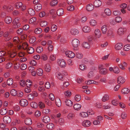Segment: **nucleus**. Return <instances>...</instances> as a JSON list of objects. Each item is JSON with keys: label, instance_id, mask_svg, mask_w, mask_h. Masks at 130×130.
<instances>
[{"label": "nucleus", "instance_id": "9d476101", "mask_svg": "<svg viewBox=\"0 0 130 130\" xmlns=\"http://www.w3.org/2000/svg\"><path fill=\"white\" fill-rule=\"evenodd\" d=\"M4 122L6 124L9 123L11 122V119L9 116H5L3 118Z\"/></svg>", "mask_w": 130, "mask_h": 130}, {"label": "nucleus", "instance_id": "473e14b6", "mask_svg": "<svg viewBox=\"0 0 130 130\" xmlns=\"http://www.w3.org/2000/svg\"><path fill=\"white\" fill-rule=\"evenodd\" d=\"M55 103L56 105L58 107H60L61 105V100L58 98L56 99Z\"/></svg>", "mask_w": 130, "mask_h": 130}, {"label": "nucleus", "instance_id": "774afa93", "mask_svg": "<svg viewBox=\"0 0 130 130\" xmlns=\"http://www.w3.org/2000/svg\"><path fill=\"white\" fill-rule=\"evenodd\" d=\"M38 106L39 107L41 108H43L45 106L44 103L42 102H40L39 103Z\"/></svg>", "mask_w": 130, "mask_h": 130}, {"label": "nucleus", "instance_id": "ddd939ff", "mask_svg": "<svg viewBox=\"0 0 130 130\" xmlns=\"http://www.w3.org/2000/svg\"><path fill=\"white\" fill-rule=\"evenodd\" d=\"M101 30L103 34L105 35L106 34L107 31V25H104L102 26L101 27Z\"/></svg>", "mask_w": 130, "mask_h": 130}, {"label": "nucleus", "instance_id": "f03ea898", "mask_svg": "<svg viewBox=\"0 0 130 130\" xmlns=\"http://www.w3.org/2000/svg\"><path fill=\"white\" fill-rule=\"evenodd\" d=\"M65 72L63 71H57L56 73V76L59 80L62 81L63 79V76L66 75Z\"/></svg>", "mask_w": 130, "mask_h": 130}, {"label": "nucleus", "instance_id": "aec40b11", "mask_svg": "<svg viewBox=\"0 0 130 130\" xmlns=\"http://www.w3.org/2000/svg\"><path fill=\"white\" fill-rule=\"evenodd\" d=\"M65 102L66 105L68 106H71L73 105V102L69 99L66 100Z\"/></svg>", "mask_w": 130, "mask_h": 130}, {"label": "nucleus", "instance_id": "3c124183", "mask_svg": "<svg viewBox=\"0 0 130 130\" xmlns=\"http://www.w3.org/2000/svg\"><path fill=\"white\" fill-rule=\"evenodd\" d=\"M10 93L11 95L15 96L17 94V91L15 89H12L11 90Z\"/></svg>", "mask_w": 130, "mask_h": 130}, {"label": "nucleus", "instance_id": "4d7b16f0", "mask_svg": "<svg viewBox=\"0 0 130 130\" xmlns=\"http://www.w3.org/2000/svg\"><path fill=\"white\" fill-rule=\"evenodd\" d=\"M28 53L30 54L34 52V49L32 47H30L27 50Z\"/></svg>", "mask_w": 130, "mask_h": 130}, {"label": "nucleus", "instance_id": "2eb2a0df", "mask_svg": "<svg viewBox=\"0 0 130 130\" xmlns=\"http://www.w3.org/2000/svg\"><path fill=\"white\" fill-rule=\"evenodd\" d=\"M42 5L40 4H37L34 6V8L36 11H38L42 9Z\"/></svg>", "mask_w": 130, "mask_h": 130}, {"label": "nucleus", "instance_id": "4be33fe9", "mask_svg": "<svg viewBox=\"0 0 130 130\" xmlns=\"http://www.w3.org/2000/svg\"><path fill=\"white\" fill-rule=\"evenodd\" d=\"M25 123L27 125H30L32 123L31 120L29 118H26L25 119Z\"/></svg>", "mask_w": 130, "mask_h": 130}, {"label": "nucleus", "instance_id": "4468645a", "mask_svg": "<svg viewBox=\"0 0 130 130\" xmlns=\"http://www.w3.org/2000/svg\"><path fill=\"white\" fill-rule=\"evenodd\" d=\"M70 33L71 35H75L79 34V31L77 29L73 28L71 30Z\"/></svg>", "mask_w": 130, "mask_h": 130}, {"label": "nucleus", "instance_id": "e433bc0d", "mask_svg": "<svg viewBox=\"0 0 130 130\" xmlns=\"http://www.w3.org/2000/svg\"><path fill=\"white\" fill-rule=\"evenodd\" d=\"M79 69L82 71H84L87 69L86 66L84 64H81L79 66Z\"/></svg>", "mask_w": 130, "mask_h": 130}, {"label": "nucleus", "instance_id": "864d4df0", "mask_svg": "<svg viewBox=\"0 0 130 130\" xmlns=\"http://www.w3.org/2000/svg\"><path fill=\"white\" fill-rule=\"evenodd\" d=\"M51 54L49 57V60L50 59L51 61L54 60L56 59L55 56L54 54H52L51 53H50V54Z\"/></svg>", "mask_w": 130, "mask_h": 130}, {"label": "nucleus", "instance_id": "e2e57ef3", "mask_svg": "<svg viewBox=\"0 0 130 130\" xmlns=\"http://www.w3.org/2000/svg\"><path fill=\"white\" fill-rule=\"evenodd\" d=\"M77 58L79 59H81L82 58L83 55L81 53H77L76 55Z\"/></svg>", "mask_w": 130, "mask_h": 130}, {"label": "nucleus", "instance_id": "6ab92c4d", "mask_svg": "<svg viewBox=\"0 0 130 130\" xmlns=\"http://www.w3.org/2000/svg\"><path fill=\"white\" fill-rule=\"evenodd\" d=\"M94 8V6L92 4H89L87 5L86 9L88 11H90L93 10Z\"/></svg>", "mask_w": 130, "mask_h": 130}, {"label": "nucleus", "instance_id": "20e7f679", "mask_svg": "<svg viewBox=\"0 0 130 130\" xmlns=\"http://www.w3.org/2000/svg\"><path fill=\"white\" fill-rule=\"evenodd\" d=\"M99 69L100 73L102 74H106L107 73V69L103 68V66L102 65H100L99 66Z\"/></svg>", "mask_w": 130, "mask_h": 130}, {"label": "nucleus", "instance_id": "7c9ffc66", "mask_svg": "<svg viewBox=\"0 0 130 130\" xmlns=\"http://www.w3.org/2000/svg\"><path fill=\"white\" fill-rule=\"evenodd\" d=\"M36 72L37 75L39 76H41L43 73V70L41 68L37 69Z\"/></svg>", "mask_w": 130, "mask_h": 130}, {"label": "nucleus", "instance_id": "bf43d9fd", "mask_svg": "<svg viewBox=\"0 0 130 130\" xmlns=\"http://www.w3.org/2000/svg\"><path fill=\"white\" fill-rule=\"evenodd\" d=\"M94 76V73L93 72L90 71L87 74V76L88 78H91L92 77Z\"/></svg>", "mask_w": 130, "mask_h": 130}, {"label": "nucleus", "instance_id": "7ed1b4c3", "mask_svg": "<svg viewBox=\"0 0 130 130\" xmlns=\"http://www.w3.org/2000/svg\"><path fill=\"white\" fill-rule=\"evenodd\" d=\"M12 23L13 24V27L15 28H18L20 26L21 24L18 18H15L13 20Z\"/></svg>", "mask_w": 130, "mask_h": 130}, {"label": "nucleus", "instance_id": "603ef678", "mask_svg": "<svg viewBox=\"0 0 130 130\" xmlns=\"http://www.w3.org/2000/svg\"><path fill=\"white\" fill-rule=\"evenodd\" d=\"M42 31V29L40 28H36L35 30V33L37 34H39L41 33Z\"/></svg>", "mask_w": 130, "mask_h": 130}, {"label": "nucleus", "instance_id": "412c9836", "mask_svg": "<svg viewBox=\"0 0 130 130\" xmlns=\"http://www.w3.org/2000/svg\"><path fill=\"white\" fill-rule=\"evenodd\" d=\"M42 94L43 96L44 97L45 100L44 102L45 104L48 105L49 101L47 98V95L46 93L45 92H43Z\"/></svg>", "mask_w": 130, "mask_h": 130}, {"label": "nucleus", "instance_id": "09e8293b", "mask_svg": "<svg viewBox=\"0 0 130 130\" xmlns=\"http://www.w3.org/2000/svg\"><path fill=\"white\" fill-rule=\"evenodd\" d=\"M105 13L107 15L109 16L111 14V12L110 10L108 8H106L104 10Z\"/></svg>", "mask_w": 130, "mask_h": 130}, {"label": "nucleus", "instance_id": "052dcab7", "mask_svg": "<svg viewBox=\"0 0 130 130\" xmlns=\"http://www.w3.org/2000/svg\"><path fill=\"white\" fill-rule=\"evenodd\" d=\"M31 87H26L24 91L26 93H29L31 91V89L30 88Z\"/></svg>", "mask_w": 130, "mask_h": 130}, {"label": "nucleus", "instance_id": "bb28decb", "mask_svg": "<svg viewBox=\"0 0 130 130\" xmlns=\"http://www.w3.org/2000/svg\"><path fill=\"white\" fill-rule=\"evenodd\" d=\"M7 109L5 108H2L0 110V113L1 115H5L7 113Z\"/></svg>", "mask_w": 130, "mask_h": 130}, {"label": "nucleus", "instance_id": "13d9d810", "mask_svg": "<svg viewBox=\"0 0 130 130\" xmlns=\"http://www.w3.org/2000/svg\"><path fill=\"white\" fill-rule=\"evenodd\" d=\"M75 100L77 101H79L81 99V96L79 94L76 95L75 96Z\"/></svg>", "mask_w": 130, "mask_h": 130}, {"label": "nucleus", "instance_id": "69168bd1", "mask_svg": "<svg viewBox=\"0 0 130 130\" xmlns=\"http://www.w3.org/2000/svg\"><path fill=\"white\" fill-rule=\"evenodd\" d=\"M67 10L69 11H72L74 9V7L72 5L68 6L67 8Z\"/></svg>", "mask_w": 130, "mask_h": 130}, {"label": "nucleus", "instance_id": "c756f323", "mask_svg": "<svg viewBox=\"0 0 130 130\" xmlns=\"http://www.w3.org/2000/svg\"><path fill=\"white\" fill-rule=\"evenodd\" d=\"M53 47L51 40H49V54L50 53L52 54L51 52L53 50Z\"/></svg>", "mask_w": 130, "mask_h": 130}, {"label": "nucleus", "instance_id": "a19ab883", "mask_svg": "<svg viewBox=\"0 0 130 130\" xmlns=\"http://www.w3.org/2000/svg\"><path fill=\"white\" fill-rule=\"evenodd\" d=\"M91 26H94L96 25L97 24L96 21L94 20H91L89 22Z\"/></svg>", "mask_w": 130, "mask_h": 130}, {"label": "nucleus", "instance_id": "37998d69", "mask_svg": "<svg viewBox=\"0 0 130 130\" xmlns=\"http://www.w3.org/2000/svg\"><path fill=\"white\" fill-rule=\"evenodd\" d=\"M83 47L86 48H89L90 47V45L87 42H84L82 44Z\"/></svg>", "mask_w": 130, "mask_h": 130}, {"label": "nucleus", "instance_id": "338daca9", "mask_svg": "<svg viewBox=\"0 0 130 130\" xmlns=\"http://www.w3.org/2000/svg\"><path fill=\"white\" fill-rule=\"evenodd\" d=\"M36 40V38L35 37H31L29 40V42L30 43H32L34 42Z\"/></svg>", "mask_w": 130, "mask_h": 130}, {"label": "nucleus", "instance_id": "5fc2aeb1", "mask_svg": "<svg viewBox=\"0 0 130 130\" xmlns=\"http://www.w3.org/2000/svg\"><path fill=\"white\" fill-rule=\"evenodd\" d=\"M43 50V48L42 46H39L37 47L36 49V51L39 53L41 52Z\"/></svg>", "mask_w": 130, "mask_h": 130}, {"label": "nucleus", "instance_id": "0eeeda50", "mask_svg": "<svg viewBox=\"0 0 130 130\" xmlns=\"http://www.w3.org/2000/svg\"><path fill=\"white\" fill-rule=\"evenodd\" d=\"M65 54L67 56L70 58H73L75 56L74 53L71 51H66L65 52Z\"/></svg>", "mask_w": 130, "mask_h": 130}, {"label": "nucleus", "instance_id": "680f3d73", "mask_svg": "<svg viewBox=\"0 0 130 130\" xmlns=\"http://www.w3.org/2000/svg\"><path fill=\"white\" fill-rule=\"evenodd\" d=\"M57 28V26L56 25H52L51 27V30L53 31H55Z\"/></svg>", "mask_w": 130, "mask_h": 130}, {"label": "nucleus", "instance_id": "6e6d98bb", "mask_svg": "<svg viewBox=\"0 0 130 130\" xmlns=\"http://www.w3.org/2000/svg\"><path fill=\"white\" fill-rule=\"evenodd\" d=\"M74 115L73 113H69L67 116V118L69 119H72L74 117Z\"/></svg>", "mask_w": 130, "mask_h": 130}, {"label": "nucleus", "instance_id": "8fccbe9b", "mask_svg": "<svg viewBox=\"0 0 130 130\" xmlns=\"http://www.w3.org/2000/svg\"><path fill=\"white\" fill-rule=\"evenodd\" d=\"M48 23L46 21H42L40 23V25L42 27H45L48 24Z\"/></svg>", "mask_w": 130, "mask_h": 130}, {"label": "nucleus", "instance_id": "79ce46f5", "mask_svg": "<svg viewBox=\"0 0 130 130\" xmlns=\"http://www.w3.org/2000/svg\"><path fill=\"white\" fill-rule=\"evenodd\" d=\"M80 116L83 118L86 117L88 116V113L85 112H81L80 113Z\"/></svg>", "mask_w": 130, "mask_h": 130}, {"label": "nucleus", "instance_id": "f8f14e48", "mask_svg": "<svg viewBox=\"0 0 130 130\" xmlns=\"http://www.w3.org/2000/svg\"><path fill=\"white\" fill-rule=\"evenodd\" d=\"M123 47V44L121 43H118L116 44L115 46V48L117 50H121Z\"/></svg>", "mask_w": 130, "mask_h": 130}, {"label": "nucleus", "instance_id": "f704fd0d", "mask_svg": "<svg viewBox=\"0 0 130 130\" xmlns=\"http://www.w3.org/2000/svg\"><path fill=\"white\" fill-rule=\"evenodd\" d=\"M23 5L22 3L21 2H18L16 3L15 4V6L16 8H19L22 7Z\"/></svg>", "mask_w": 130, "mask_h": 130}, {"label": "nucleus", "instance_id": "6e6552de", "mask_svg": "<svg viewBox=\"0 0 130 130\" xmlns=\"http://www.w3.org/2000/svg\"><path fill=\"white\" fill-rule=\"evenodd\" d=\"M126 30V28L123 27L119 28L118 30L117 33L118 35H122L125 32Z\"/></svg>", "mask_w": 130, "mask_h": 130}, {"label": "nucleus", "instance_id": "72a5a7b5", "mask_svg": "<svg viewBox=\"0 0 130 130\" xmlns=\"http://www.w3.org/2000/svg\"><path fill=\"white\" fill-rule=\"evenodd\" d=\"M63 13V9L62 8H60L57 10V14L58 16H60L62 15Z\"/></svg>", "mask_w": 130, "mask_h": 130}, {"label": "nucleus", "instance_id": "1a4fd4ad", "mask_svg": "<svg viewBox=\"0 0 130 130\" xmlns=\"http://www.w3.org/2000/svg\"><path fill=\"white\" fill-rule=\"evenodd\" d=\"M20 105L23 107H26L28 104L27 101L25 99H22L19 102Z\"/></svg>", "mask_w": 130, "mask_h": 130}, {"label": "nucleus", "instance_id": "dca6fc26", "mask_svg": "<svg viewBox=\"0 0 130 130\" xmlns=\"http://www.w3.org/2000/svg\"><path fill=\"white\" fill-rule=\"evenodd\" d=\"M101 2L100 0H96L94 3V5L96 8L99 7L101 6Z\"/></svg>", "mask_w": 130, "mask_h": 130}, {"label": "nucleus", "instance_id": "a211bd4d", "mask_svg": "<svg viewBox=\"0 0 130 130\" xmlns=\"http://www.w3.org/2000/svg\"><path fill=\"white\" fill-rule=\"evenodd\" d=\"M91 124V122L89 120H85L83 122L82 124L83 125L84 127H88Z\"/></svg>", "mask_w": 130, "mask_h": 130}, {"label": "nucleus", "instance_id": "39448f33", "mask_svg": "<svg viewBox=\"0 0 130 130\" xmlns=\"http://www.w3.org/2000/svg\"><path fill=\"white\" fill-rule=\"evenodd\" d=\"M57 63L58 65L61 68L65 67L66 65V63L64 60L62 59H59L58 60Z\"/></svg>", "mask_w": 130, "mask_h": 130}, {"label": "nucleus", "instance_id": "de8ad7c7", "mask_svg": "<svg viewBox=\"0 0 130 130\" xmlns=\"http://www.w3.org/2000/svg\"><path fill=\"white\" fill-rule=\"evenodd\" d=\"M109 99V96L107 94H105L102 98V101L105 102L108 101Z\"/></svg>", "mask_w": 130, "mask_h": 130}, {"label": "nucleus", "instance_id": "cd10ccee", "mask_svg": "<svg viewBox=\"0 0 130 130\" xmlns=\"http://www.w3.org/2000/svg\"><path fill=\"white\" fill-rule=\"evenodd\" d=\"M28 12V13L31 16H34L35 14L34 10L31 8H29Z\"/></svg>", "mask_w": 130, "mask_h": 130}, {"label": "nucleus", "instance_id": "c03bdc74", "mask_svg": "<svg viewBox=\"0 0 130 130\" xmlns=\"http://www.w3.org/2000/svg\"><path fill=\"white\" fill-rule=\"evenodd\" d=\"M42 120L43 122L46 123H48L49 121V116H45Z\"/></svg>", "mask_w": 130, "mask_h": 130}, {"label": "nucleus", "instance_id": "2f4dec72", "mask_svg": "<svg viewBox=\"0 0 130 130\" xmlns=\"http://www.w3.org/2000/svg\"><path fill=\"white\" fill-rule=\"evenodd\" d=\"M130 91V90L128 88H124L122 90L121 92L123 94H127Z\"/></svg>", "mask_w": 130, "mask_h": 130}, {"label": "nucleus", "instance_id": "423d86ee", "mask_svg": "<svg viewBox=\"0 0 130 130\" xmlns=\"http://www.w3.org/2000/svg\"><path fill=\"white\" fill-rule=\"evenodd\" d=\"M94 36L97 38H100L102 36V33L101 31L98 29H96L94 31Z\"/></svg>", "mask_w": 130, "mask_h": 130}, {"label": "nucleus", "instance_id": "f257e3e1", "mask_svg": "<svg viewBox=\"0 0 130 130\" xmlns=\"http://www.w3.org/2000/svg\"><path fill=\"white\" fill-rule=\"evenodd\" d=\"M72 44L74 47L73 49L75 51H77L78 50V46L80 44L79 40L77 39H74L72 41Z\"/></svg>", "mask_w": 130, "mask_h": 130}, {"label": "nucleus", "instance_id": "5701e85b", "mask_svg": "<svg viewBox=\"0 0 130 130\" xmlns=\"http://www.w3.org/2000/svg\"><path fill=\"white\" fill-rule=\"evenodd\" d=\"M5 21L7 24H9L12 22V19L10 17L7 16L5 18Z\"/></svg>", "mask_w": 130, "mask_h": 130}, {"label": "nucleus", "instance_id": "a878e982", "mask_svg": "<svg viewBox=\"0 0 130 130\" xmlns=\"http://www.w3.org/2000/svg\"><path fill=\"white\" fill-rule=\"evenodd\" d=\"M83 30L85 32H89L91 31L90 27L88 26H84L83 28Z\"/></svg>", "mask_w": 130, "mask_h": 130}, {"label": "nucleus", "instance_id": "c85d7f7f", "mask_svg": "<svg viewBox=\"0 0 130 130\" xmlns=\"http://www.w3.org/2000/svg\"><path fill=\"white\" fill-rule=\"evenodd\" d=\"M58 2L57 0H52L50 2V6L52 7L54 6L57 4Z\"/></svg>", "mask_w": 130, "mask_h": 130}, {"label": "nucleus", "instance_id": "b1692460", "mask_svg": "<svg viewBox=\"0 0 130 130\" xmlns=\"http://www.w3.org/2000/svg\"><path fill=\"white\" fill-rule=\"evenodd\" d=\"M81 105L78 104H75L73 106L74 109L76 110H79L81 109Z\"/></svg>", "mask_w": 130, "mask_h": 130}, {"label": "nucleus", "instance_id": "f3484780", "mask_svg": "<svg viewBox=\"0 0 130 130\" xmlns=\"http://www.w3.org/2000/svg\"><path fill=\"white\" fill-rule=\"evenodd\" d=\"M55 10L54 9H52L50 10L49 13L50 14V17H52L53 19L56 17V14L55 13Z\"/></svg>", "mask_w": 130, "mask_h": 130}, {"label": "nucleus", "instance_id": "4c0bfd02", "mask_svg": "<svg viewBox=\"0 0 130 130\" xmlns=\"http://www.w3.org/2000/svg\"><path fill=\"white\" fill-rule=\"evenodd\" d=\"M120 72V70L118 67L115 66L114 67L113 72L114 73L118 74Z\"/></svg>", "mask_w": 130, "mask_h": 130}, {"label": "nucleus", "instance_id": "9b49d317", "mask_svg": "<svg viewBox=\"0 0 130 130\" xmlns=\"http://www.w3.org/2000/svg\"><path fill=\"white\" fill-rule=\"evenodd\" d=\"M117 83L119 84H122L125 82V79L121 76H118L117 78Z\"/></svg>", "mask_w": 130, "mask_h": 130}, {"label": "nucleus", "instance_id": "393cba45", "mask_svg": "<svg viewBox=\"0 0 130 130\" xmlns=\"http://www.w3.org/2000/svg\"><path fill=\"white\" fill-rule=\"evenodd\" d=\"M107 35L108 37H113L114 34L113 30L111 29H109L107 31Z\"/></svg>", "mask_w": 130, "mask_h": 130}, {"label": "nucleus", "instance_id": "ea45409f", "mask_svg": "<svg viewBox=\"0 0 130 130\" xmlns=\"http://www.w3.org/2000/svg\"><path fill=\"white\" fill-rule=\"evenodd\" d=\"M27 97L29 101H31L34 99V97L33 94H30L28 95Z\"/></svg>", "mask_w": 130, "mask_h": 130}, {"label": "nucleus", "instance_id": "0e129e2a", "mask_svg": "<svg viewBox=\"0 0 130 130\" xmlns=\"http://www.w3.org/2000/svg\"><path fill=\"white\" fill-rule=\"evenodd\" d=\"M17 32L18 34L21 35L23 34V30L22 28H19L17 31Z\"/></svg>", "mask_w": 130, "mask_h": 130}, {"label": "nucleus", "instance_id": "58836bf2", "mask_svg": "<svg viewBox=\"0 0 130 130\" xmlns=\"http://www.w3.org/2000/svg\"><path fill=\"white\" fill-rule=\"evenodd\" d=\"M30 105L33 108H36L38 107V104L37 103L34 102H32L30 103Z\"/></svg>", "mask_w": 130, "mask_h": 130}, {"label": "nucleus", "instance_id": "a18cd8bd", "mask_svg": "<svg viewBox=\"0 0 130 130\" xmlns=\"http://www.w3.org/2000/svg\"><path fill=\"white\" fill-rule=\"evenodd\" d=\"M32 82H30V80L27 79L26 81L25 85L26 87H31L32 86Z\"/></svg>", "mask_w": 130, "mask_h": 130}, {"label": "nucleus", "instance_id": "49530a36", "mask_svg": "<svg viewBox=\"0 0 130 130\" xmlns=\"http://www.w3.org/2000/svg\"><path fill=\"white\" fill-rule=\"evenodd\" d=\"M124 50L125 51H128L130 50V45L126 44L123 47Z\"/></svg>", "mask_w": 130, "mask_h": 130}, {"label": "nucleus", "instance_id": "c9c22d12", "mask_svg": "<svg viewBox=\"0 0 130 130\" xmlns=\"http://www.w3.org/2000/svg\"><path fill=\"white\" fill-rule=\"evenodd\" d=\"M13 80L12 78H10L7 80V84L8 86H11L13 83Z\"/></svg>", "mask_w": 130, "mask_h": 130}]
</instances>
